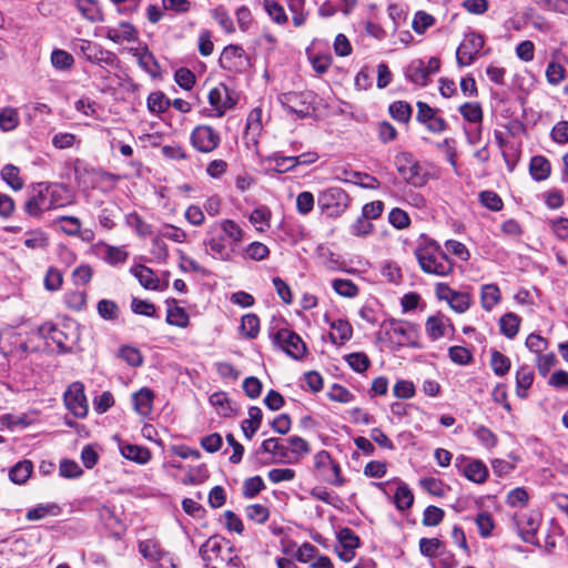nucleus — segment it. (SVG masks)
I'll list each match as a JSON object with an SVG mask.
<instances>
[{
    "label": "nucleus",
    "instance_id": "de8ad7c7",
    "mask_svg": "<svg viewBox=\"0 0 568 568\" xmlns=\"http://www.w3.org/2000/svg\"><path fill=\"white\" fill-rule=\"evenodd\" d=\"M490 367L497 376H505L510 369V359L499 351L494 349L490 357Z\"/></svg>",
    "mask_w": 568,
    "mask_h": 568
},
{
    "label": "nucleus",
    "instance_id": "79ce46f5",
    "mask_svg": "<svg viewBox=\"0 0 568 568\" xmlns=\"http://www.w3.org/2000/svg\"><path fill=\"white\" fill-rule=\"evenodd\" d=\"M20 170L13 164H7L1 170V178L14 191H19L23 187V181L19 175Z\"/></svg>",
    "mask_w": 568,
    "mask_h": 568
},
{
    "label": "nucleus",
    "instance_id": "bf43d9fd",
    "mask_svg": "<svg viewBox=\"0 0 568 568\" xmlns=\"http://www.w3.org/2000/svg\"><path fill=\"white\" fill-rule=\"evenodd\" d=\"M265 488V484L260 476L247 478L243 483V495L246 498H254Z\"/></svg>",
    "mask_w": 568,
    "mask_h": 568
},
{
    "label": "nucleus",
    "instance_id": "8fccbe9b",
    "mask_svg": "<svg viewBox=\"0 0 568 568\" xmlns=\"http://www.w3.org/2000/svg\"><path fill=\"white\" fill-rule=\"evenodd\" d=\"M345 361L356 373H364L371 366V359L363 352L351 353L345 356Z\"/></svg>",
    "mask_w": 568,
    "mask_h": 568
},
{
    "label": "nucleus",
    "instance_id": "7ed1b4c3",
    "mask_svg": "<svg viewBox=\"0 0 568 568\" xmlns=\"http://www.w3.org/2000/svg\"><path fill=\"white\" fill-rule=\"evenodd\" d=\"M395 166L399 175L415 187L424 186L428 181V173L409 152H400L395 156Z\"/></svg>",
    "mask_w": 568,
    "mask_h": 568
},
{
    "label": "nucleus",
    "instance_id": "13d9d810",
    "mask_svg": "<svg viewBox=\"0 0 568 568\" xmlns=\"http://www.w3.org/2000/svg\"><path fill=\"white\" fill-rule=\"evenodd\" d=\"M60 508L55 504L38 505L27 511L26 518L28 520H39L48 515H57Z\"/></svg>",
    "mask_w": 568,
    "mask_h": 568
},
{
    "label": "nucleus",
    "instance_id": "f257e3e1",
    "mask_svg": "<svg viewBox=\"0 0 568 568\" xmlns=\"http://www.w3.org/2000/svg\"><path fill=\"white\" fill-rule=\"evenodd\" d=\"M243 239L244 231L241 226L235 221L225 219L210 226L204 245L209 247L213 257L230 261L235 246Z\"/></svg>",
    "mask_w": 568,
    "mask_h": 568
},
{
    "label": "nucleus",
    "instance_id": "6e6552de",
    "mask_svg": "<svg viewBox=\"0 0 568 568\" xmlns=\"http://www.w3.org/2000/svg\"><path fill=\"white\" fill-rule=\"evenodd\" d=\"M273 344L282 348L288 356L294 359H301L305 352L306 345L302 338L291 329L281 328L273 336Z\"/></svg>",
    "mask_w": 568,
    "mask_h": 568
},
{
    "label": "nucleus",
    "instance_id": "680f3d73",
    "mask_svg": "<svg viewBox=\"0 0 568 568\" xmlns=\"http://www.w3.org/2000/svg\"><path fill=\"white\" fill-rule=\"evenodd\" d=\"M423 489L433 496L442 497L445 494L444 483L435 477H424L419 479Z\"/></svg>",
    "mask_w": 568,
    "mask_h": 568
},
{
    "label": "nucleus",
    "instance_id": "37998d69",
    "mask_svg": "<svg viewBox=\"0 0 568 568\" xmlns=\"http://www.w3.org/2000/svg\"><path fill=\"white\" fill-rule=\"evenodd\" d=\"M209 478V471L205 464L190 467L182 479L184 485H200Z\"/></svg>",
    "mask_w": 568,
    "mask_h": 568
},
{
    "label": "nucleus",
    "instance_id": "aec40b11",
    "mask_svg": "<svg viewBox=\"0 0 568 568\" xmlns=\"http://www.w3.org/2000/svg\"><path fill=\"white\" fill-rule=\"evenodd\" d=\"M121 455L139 465H145L150 462L152 454L149 448L135 444L121 443L120 444Z\"/></svg>",
    "mask_w": 568,
    "mask_h": 568
},
{
    "label": "nucleus",
    "instance_id": "052dcab7",
    "mask_svg": "<svg viewBox=\"0 0 568 568\" xmlns=\"http://www.w3.org/2000/svg\"><path fill=\"white\" fill-rule=\"evenodd\" d=\"M374 231V225L371 220L364 217L363 214L356 219V221L351 225V233L354 236L363 237L367 236Z\"/></svg>",
    "mask_w": 568,
    "mask_h": 568
},
{
    "label": "nucleus",
    "instance_id": "49530a36",
    "mask_svg": "<svg viewBox=\"0 0 568 568\" xmlns=\"http://www.w3.org/2000/svg\"><path fill=\"white\" fill-rule=\"evenodd\" d=\"M292 12V21L295 27H302L306 22L305 0H285Z\"/></svg>",
    "mask_w": 568,
    "mask_h": 568
},
{
    "label": "nucleus",
    "instance_id": "4468645a",
    "mask_svg": "<svg viewBox=\"0 0 568 568\" xmlns=\"http://www.w3.org/2000/svg\"><path fill=\"white\" fill-rule=\"evenodd\" d=\"M314 466L323 473L325 479L334 486H343L345 480L342 477L341 466L334 462L331 454L326 450H320L314 456Z\"/></svg>",
    "mask_w": 568,
    "mask_h": 568
},
{
    "label": "nucleus",
    "instance_id": "2eb2a0df",
    "mask_svg": "<svg viewBox=\"0 0 568 568\" xmlns=\"http://www.w3.org/2000/svg\"><path fill=\"white\" fill-rule=\"evenodd\" d=\"M416 120L426 126L432 133H442L447 129V122L438 113V109H434L426 102H417Z\"/></svg>",
    "mask_w": 568,
    "mask_h": 568
},
{
    "label": "nucleus",
    "instance_id": "c756f323",
    "mask_svg": "<svg viewBox=\"0 0 568 568\" xmlns=\"http://www.w3.org/2000/svg\"><path fill=\"white\" fill-rule=\"evenodd\" d=\"M501 298L500 290L496 284H485L481 286L480 303L485 311H491Z\"/></svg>",
    "mask_w": 568,
    "mask_h": 568
},
{
    "label": "nucleus",
    "instance_id": "774afa93",
    "mask_svg": "<svg viewBox=\"0 0 568 568\" xmlns=\"http://www.w3.org/2000/svg\"><path fill=\"white\" fill-rule=\"evenodd\" d=\"M93 276V270L88 264L75 267L72 272V282L77 286L87 285Z\"/></svg>",
    "mask_w": 568,
    "mask_h": 568
},
{
    "label": "nucleus",
    "instance_id": "20e7f679",
    "mask_svg": "<svg viewBox=\"0 0 568 568\" xmlns=\"http://www.w3.org/2000/svg\"><path fill=\"white\" fill-rule=\"evenodd\" d=\"M382 328L385 332V335L388 336L389 341H392L397 346H417V327L415 324L390 318L384 321L382 324Z\"/></svg>",
    "mask_w": 568,
    "mask_h": 568
},
{
    "label": "nucleus",
    "instance_id": "72a5a7b5",
    "mask_svg": "<svg viewBox=\"0 0 568 568\" xmlns=\"http://www.w3.org/2000/svg\"><path fill=\"white\" fill-rule=\"evenodd\" d=\"M20 124L19 112L16 108L6 106L0 109V130L9 132Z\"/></svg>",
    "mask_w": 568,
    "mask_h": 568
},
{
    "label": "nucleus",
    "instance_id": "2f4dec72",
    "mask_svg": "<svg viewBox=\"0 0 568 568\" xmlns=\"http://www.w3.org/2000/svg\"><path fill=\"white\" fill-rule=\"evenodd\" d=\"M33 465L30 460L18 462L9 471V478L14 484H24L31 476Z\"/></svg>",
    "mask_w": 568,
    "mask_h": 568
},
{
    "label": "nucleus",
    "instance_id": "9d476101",
    "mask_svg": "<svg viewBox=\"0 0 568 568\" xmlns=\"http://www.w3.org/2000/svg\"><path fill=\"white\" fill-rule=\"evenodd\" d=\"M485 40L480 33L469 32L465 34L464 40L456 51V61L459 67L470 65L477 54L484 48Z\"/></svg>",
    "mask_w": 568,
    "mask_h": 568
},
{
    "label": "nucleus",
    "instance_id": "c03bdc74",
    "mask_svg": "<svg viewBox=\"0 0 568 568\" xmlns=\"http://www.w3.org/2000/svg\"><path fill=\"white\" fill-rule=\"evenodd\" d=\"M264 9L267 12L268 17L280 26H284L288 22L287 14L278 2L274 0H265L264 1Z\"/></svg>",
    "mask_w": 568,
    "mask_h": 568
},
{
    "label": "nucleus",
    "instance_id": "4c0bfd02",
    "mask_svg": "<svg viewBox=\"0 0 568 568\" xmlns=\"http://www.w3.org/2000/svg\"><path fill=\"white\" fill-rule=\"evenodd\" d=\"M389 114L398 122L408 123L413 114V108L408 102L395 101L389 105Z\"/></svg>",
    "mask_w": 568,
    "mask_h": 568
},
{
    "label": "nucleus",
    "instance_id": "f3484780",
    "mask_svg": "<svg viewBox=\"0 0 568 568\" xmlns=\"http://www.w3.org/2000/svg\"><path fill=\"white\" fill-rule=\"evenodd\" d=\"M40 334L54 343L60 353H71L74 339L68 333L53 324H44L40 327Z\"/></svg>",
    "mask_w": 568,
    "mask_h": 568
},
{
    "label": "nucleus",
    "instance_id": "e433bc0d",
    "mask_svg": "<svg viewBox=\"0 0 568 568\" xmlns=\"http://www.w3.org/2000/svg\"><path fill=\"white\" fill-rule=\"evenodd\" d=\"M77 9L83 18L91 22L102 21V13L97 3L92 0H77Z\"/></svg>",
    "mask_w": 568,
    "mask_h": 568
},
{
    "label": "nucleus",
    "instance_id": "1a4fd4ad",
    "mask_svg": "<svg viewBox=\"0 0 568 568\" xmlns=\"http://www.w3.org/2000/svg\"><path fill=\"white\" fill-rule=\"evenodd\" d=\"M229 542L221 536H212L204 544L201 545L199 554L204 561L206 568L212 565H221L225 561L226 548Z\"/></svg>",
    "mask_w": 568,
    "mask_h": 568
},
{
    "label": "nucleus",
    "instance_id": "864d4df0",
    "mask_svg": "<svg viewBox=\"0 0 568 568\" xmlns=\"http://www.w3.org/2000/svg\"><path fill=\"white\" fill-rule=\"evenodd\" d=\"M241 331L247 338H255L260 332V318L250 313L242 317Z\"/></svg>",
    "mask_w": 568,
    "mask_h": 568
},
{
    "label": "nucleus",
    "instance_id": "dca6fc26",
    "mask_svg": "<svg viewBox=\"0 0 568 568\" xmlns=\"http://www.w3.org/2000/svg\"><path fill=\"white\" fill-rule=\"evenodd\" d=\"M47 197L52 210L70 205L74 201L71 189L62 183L44 184Z\"/></svg>",
    "mask_w": 568,
    "mask_h": 568
},
{
    "label": "nucleus",
    "instance_id": "c85d7f7f",
    "mask_svg": "<svg viewBox=\"0 0 568 568\" xmlns=\"http://www.w3.org/2000/svg\"><path fill=\"white\" fill-rule=\"evenodd\" d=\"M534 372L528 366H521L516 373V395L519 398L528 396V388L532 385Z\"/></svg>",
    "mask_w": 568,
    "mask_h": 568
},
{
    "label": "nucleus",
    "instance_id": "bb28decb",
    "mask_svg": "<svg viewBox=\"0 0 568 568\" xmlns=\"http://www.w3.org/2000/svg\"><path fill=\"white\" fill-rule=\"evenodd\" d=\"M100 247L103 248L102 260L109 265L115 266L126 262L129 252L123 246H113L102 243Z\"/></svg>",
    "mask_w": 568,
    "mask_h": 568
},
{
    "label": "nucleus",
    "instance_id": "3c124183",
    "mask_svg": "<svg viewBox=\"0 0 568 568\" xmlns=\"http://www.w3.org/2000/svg\"><path fill=\"white\" fill-rule=\"evenodd\" d=\"M334 291L344 297H355L358 294V287L352 280L336 278L332 282Z\"/></svg>",
    "mask_w": 568,
    "mask_h": 568
},
{
    "label": "nucleus",
    "instance_id": "412c9836",
    "mask_svg": "<svg viewBox=\"0 0 568 568\" xmlns=\"http://www.w3.org/2000/svg\"><path fill=\"white\" fill-rule=\"evenodd\" d=\"M405 77L412 83L426 87L430 79L426 72V64L422 59H415L405 69Z\"/></svg>",
    "mask_w": 568,
    "mask_h": 568
},
{
    "label": "nucleus",
    "instance_id": "423d86ee",
    "mask_svg": "<svg viewBox=\"0 0 568 568\" xmlns=\"http://www.w3.org/2000/svg\"><path fill=\"white\" fill-rule=\"evenodd\" d=\"M315 95L312 91L285 92L278 95V102L290 113L304 119L314 110Z\"/></svg>",
    "mask_w": 568,
    "mask_h": 568
},
{
    "label": "nucleus",
    "instance_id": "ddd939ff",
    "mask_svg": "<svg viewBox=\"0 0 568 568\" xmlns=\"http://www.w3.org/2000/svg\"><path fill=\"white\" fill-rule=\"evenodd\" d=\"M192 145L202 153H210L221 143V136L210 125H197L191 133Z\"/></svg>",
    "mask_w": 568,
    "mask_h": 568
},
{
    "label": "nucleus",
    "instance_id": "4be33fe9",
    "mask_svg": "<svg viewBox=\"0 0 568 568\" xmlns=\"http://www.w3.org/2000/svg\"><path fill=\"white\" fill-rule=\"evenodd\" d=\"M130 53L138 59L139 65L149 74L155 75L160 65L154 54L146 45L143 48H131Z\"/></svg>",
    "mask_w": 568,
    "mask_h": 568
},
{
    "label": "nucleus",
    "instance_id": "393cba45",
    "mask_svg": "<svg viewBox=\"0 0 568 568\" xmlns=\"http://www.w3.org/2000/svg\"><path fill=\"white\" fill-rule=\"evenodd\" d=\"M261 449L264 453L272 454L277 458V463H290V449L281 443L280 438H267L262 445Z\"/></svg>",
    "mask_w": 568,
    "mask_h": 568
},
{
    "label": "nucleus",
    "instance_id": "4d7b16f0",
    "mask_svg": "<svg viewBox=\"0 0 568 568\" xmlns=\"http://www.w3.org/2000/svg\"><path fill=\"white\" fill-rule=\"evenodd\" d=\"M445 516V511L437 506H428L424 510L422 523L426 527L438 526Z\"/></svg>",
    "mask_w": 568,
    "mask_h": 568
},
{
    "label": "nucleus",
    "instance_id": "e2e57ef3",
    "mask_svg": "<svg viewBox=\"0 0 568 568\" xmlns=\"http://www.w3.org/2000/svg\"><path fill=\"white\" fill-rule=\"evenodd\" d=\"M131 310L134 314L144 315L148 317H154L156 307L153 303L133 297L131 301Z\"/></svg>",
    "mask_w": 568,
    "mask_h": 568
},
{
    "label": "nucleus",
    "instance_id": "a211bd4d",
    "mask_svg": "<svg viewBox=\"0 0 568 568\" xmlns=\"http://www.w3.org/2000/svg\"><path fill=\"white\" fill-rule=\"evenodd\" d=\"M52 210L50 206L49 197H47L44 184L38 185L32 195L24 203V211L30 216H40L43 211Z\"/></svg>",
    "mask_w": 568,
    "mask_h": 568
},
{
    "label": "nucleus",
    "instance_id": "603ef678",
    "mask_svg": "<svg viewBox=\"0 0 568 568\" xmlns=\"http://www.w3.org/2000/svg\"><path fill=\"white\" fill-rule=\"evenodd\" d=\"M270 255V248L262 242H252L243 252L245 258L263 261Z\"/></svg>",
    "mask_w": 568,
    "mask_h": 568
},
{
    "label": "nucleus",
    "instance_id": "c9c22d12",
    "mask_svg": "<svg viewBox=\"0 0 568 568\" xmlns=\"http://www.w3.org/2000/svg\"><path fill=\"white\" fill-rule=\"evenodd\" d=\"M394 503L398 510H406L413 506L414 495L408 485L400 483L394 495Z\"/></svg>",
    "mask_w": 568,
    "mask_h": 568
},
{
    "label": "nucleus",
    "instance_id": "f8f14e48",
    "mask_svg": "<svg viewBox=\"0 0 568 568\" xmlns=\"http://www.w3.org/2000/svg\"><path fill=\"white\" fill-rule=\"evenodd\" d=\"M64 403L74 417L84 418L88 415L89 406L84 394V385L81 382L69 385L64 393Z\"/></svg>",
    "mask_w": 568,
    "mask_h": 568
},
{
    "label": "nucleus",
    "instance_id": "58836bf2",
    "mask_svg": "<svg viewBox=\"0 0 568 568\" xmlns=\"http://www.w3.org/2000/svg\"><path fill=\"white\" fill-rule=\"evenodd\" d=\"M51 63L54 69L65 71L70 70L74 64V58L65 50L54 49L51 53Z\"/></svg>",
    "mask_w": 568,
    "mask_h": 568
},
{
    "label": "nucleus",
    "instance_id": "f704fd0d",
    "mask_svg": "<svg viewBox=\"0 0 568 568\" xmlns=\"http://www.w3.org/2000/svg\"><path fill=\"white\" fill-rule=\"evenodd\" d=\"M148 110L153 114L165 112L171 106V100L161 91H155L148 97Z\"/></svg>",
    "mask_w": 568,
    "mask_h": 568
},
{
    "label": "nucleus",
    "instance_id": "ea45409f",
    "mask_svg": "<svg viewBox=\"0 0 568 568\" xmlns=\"http://www.w3.org/2000/svg\"><path fill=\"white\" fill-rule=\"evenodd\" d=\"M458 111L468 122L480 124L483 121V109L478 102H466L459 106Z\"/></svg>",
    "mask_w": 568,
    "mask_h": 568
},
{
    "label": "nucleus",
    "instance_id": "5fc2aeb1",
    "mask_svg": "<svg viewBox=\"0 0 568 568\" xmlns=\"http://www.w3.org/2000/svg\"><path fill=\"white\" fill-rule=\"evenodd\" d=\"M480 537L488 538L495 528L493 516L488 511L479 513L475 518Z\"/></svg>",
    "mask_w": 568,
    "mask_h": 568
},
{
    "label": "nucleus",
    "instance_id": "f03ea898",
    "mask_svg": "<svg viewBox=\"0 0 568 568\" xmlns=\"http://www.w3.org/2000/svg\"><path fill=\"white\" fill-rule=\"evenodd\" d=\"M423 272L436 276H447L454 270V262L434 240L423 239L415 250Z\"/></svg>",
    "mask_w": 568,
    "mask_h": 568
},
{
    "label": "nucleus",
    "instance_id": "0eeeda50",
    "mask_svg": "<svg viewBox=\"0 0 568 568\" xmlns=\"http://www.w3.org/2000/svg\"><path fill=\"white\" fill-rule=\"evenodd\" d=\"M219 63L223 70L233 73H243L251 67V60L240 44L226 45L220 55Z\"/></svg>",
    "mask_w": 568,
    "mask_h": 568
},
{
    "label": "nucleus",
    "instance_id": "6e6d98bb",
    "mask_svg": "<svg viewBox=\"0 0 568 568\" xmlns=\"http://www.w3.org/2000/svg\"><path fill=\"white\" fill-rule=\"evenodd\" d=\"M126 223L142 237L149 236L153 233L152 226L143 221V219L135 212L126 215Z\"/></svg>",
    "mask_w": 568,
    "mask_h": 568
},
{
    "label": "nucleus",
    "instance_id": "09e8293b",
    "mask_svg": "<svg viewBox=\"0 0 568 568\" xmlns=\"http://www.w3.org/2000/svg\"><path fill=\"white\" fill-rule=\"evenodd\" d=\"M189 315L183 307L173 306L168 308L166 323L172 326L184 328L189 325Z\"/></svg>",
    "mask_w": 568,
    "mask_h": 568
},
{
    "label": "nucleus",
    "instance_id": "473e14b6",
    "mask_svg": "<svg viewBox=\"0 0 568 568\" xmlns=\"http://www.w3.org/2000/svg\"><path fill=\"white\" fill-rule=\"evenodd\" d=\"M210 404L217 409V414L223 417H230L234 414V408L227 397V394L224 392H215L210 398Z\"/></svg>",
    "mask_w": 568,
    "mask_h": 568
},
{
    "label": "nucleus",
    "instance_id": "a878e982",
    "mask_svg": "<svg viewBox=\"0 0 568 568\" xmlns=\"http://www.w3.org/2000/svg\"><path fill=\"white\" fill-rule=\"evenodd\" d=\"M154 394L150 388L143 387L133 394V405L136 413L148 416L152 410Z\"/></svg>",
    "mask_w": 568,
    "mask_h": 568
},
{
    "label": "nucleus",
    "instance_id": "5701e85b",
    "mask_svg": "<svg viewBox=\"0 0 568 568\" xmlns=\"http://www.w3.org/2000/svg\"><path fill=\"white\" fill-rule=\"evenodd\" d=\"M332 332L329 339L334 345H343L352 338L353 328L346 320H335L329 323Z\"/></svg>",
    "mask_w": 568,
    "mask_h": 568
},
{
    "label": "nucleus",
    "instance_id": "cd10ccee",
    "mask_svg": "<svg viewBox=\"0 0 568 568\" xmlns=\"http://www.w3.org/2000/svg\"><path fill=\"white\" fill-rule=\"evenodd\" d=\"M529 172L535 181L548 179L551 172L549 160L541 155L532 156L529 164Z\"/></svg>",
    "mask_w": 568,
    "mask_h": 568
},
{
    "label": "nucleus",
    "instance_id": "9b49d317",
    "mask_svg": "<svg viewBox=\"0 0 568 568\" xmlns=\"http://www.w3.org/2000/svg\"><path fill=\"white\" fill-rule=\"evenodd\" d=\"M455 467L469 481L484 484L488 478V468L480 459L459 455L455 459Z\"/></svg>",
    "mask_w": 568,
    "mask_h": 568
},
{
    "label": "nucleus",
    "instance_id": "39448f33",
    "mask_svg": "<svg viewBox=\"0 0 568 568\" xmlns=\"http://www.w3.org/2000/svg\"><path fill=\"white\" fill-rule=\"evenodd\" d=\"M317 205L327 216L337 217L348 207L349 196L341 187H328L318 194Z\"/></svg>",
    "mask_w": 568,
    "mask_h": 568
},
{
    "label": "nucleus",
    "instance_id": "0e129e2a",
    "mask_svg": "<svg viewBox=\"0 0 568 568\" xmlns=\"http://www.w3.org/2000/svg\"><path fill=\"white\" fill-rule=\"evenodd\" d=\"M480 203L490 211L498 212L503 209V200L494 191H483L479 193Z\"/></svg>",
    "mask_w": 568,
    "mask_h": 568
},
{
    "label": "nucleus",
    "instance_id": "a18cd8bd",
    "mask_svg": "<svg viewBox=\"0 0 568 568\" xmlns=\"http://www.w3.org/2000/svg\"><path fill=\"white\" fill-rule=\"evenodd\" d=\"M426 333L433 339H439L445 335L444 316L440 314L429 316L426 321Z\"/></svg>",
    "mask_w": 568,
    "mask_h": 568
},
{
    "label": "nucleus",
    "instance_id": "b1692460",
    "mask_svg": "<svg viewBox=\"0 0 568 568\" xmlns=\"http://www.w3.org/2000/svg\"><path fill=\"white\" fill-rule=\"evenodd\" d=\"M131 274H133L139 283L146 290H160L159 287V278L155 275L154 271L145 265L139 264L134 265L130 268Z\"/></svg>",
    "mask_w": 568,
    "mask_h": 568
},
{
    "label": "nucleus",
    "instance_id": "7c9ffc66",
    "mask_svg": "<svg viewBox=\"0 0 568 568\" xmlns=\"http://www.w3.org/2000/svg\"><path fill=\"white\" fill-rule=\"evenodd\" d=\"M520 317L515 313H506L499 320L500 333L507 338H514L519 331Z\"/></svg>",
    "mask_w": 568,
    "mask_h": 568
},
{
    "label": "nucleus",
    "instance_id": "69168bd1",
    "mask_svg": "<svg viewBox=\"0 0 568 568\" xmlns=\"http://www.w3.org/2000/svg\"><path fill=\"white\" fill-rule=\"evenodd\" d=\"M434 23L435 19L433 16L426 13L425 11H418L414 17L412 28L416 33L423 34Z\"/></svg>",
    "mask_w": 568,
    "mask_h": 568
},
{
    "label": "nucleus",
    "instance_id": "a19ab883",
    "mask_svg": "<svg viewBox=\"0 0 568 568\" xmlns=\"http://www.w3.org/2000/svg\"><path fill=\"white\" fill-rule=\"evenodd\" d=\"M97 312L104 321H115L120 315L118 304L112 300H100L97 304Z\"/></svg>",
    "mask_w": 568,
    "mask_h": 568
},
{
    "label": "nucleus",
    "instance_id": "338daca9",
    "mask_svg": "<svg viewBox=\"0 0 568 568\" xmlns=\"http://www.w3.org/2000/svg\"><path fill=\"white\" fill-rule=\"evenodd\" d=\"M245 513L246 517L256 524L265 523L270 516L268 509L261 504L248 505Z\"/></svg>",
    "mask_w": 568,
    "mask_h": 568
},
{
    "label": "nucleus",
    "instance_id": "6ab92c4d",
    "mask_svg": "<svg viewBox=\"0 0 568 568\" xmlns=\"http://www.w3.org/2000/svg\"><path fill=\"white\" fill-rule=\"evenodd\" d=\"M520 537L525 542L537 545L536 534L539 527V518L535 514L523 515L517 521Z\"/></svg>",
    "mask_w": 568,
    "mask_h": 568
}]
</instances>
